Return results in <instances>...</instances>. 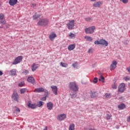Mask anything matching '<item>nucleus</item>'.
Segmentation results:
<instances>
[{
  "label": "nucleus",
  "instance_id": "obj_53",
  "mask_svg": "<svg viewBox=\"0 0 130 130\" xmlns=\"http://www.w3.org/2000/svg\"><path fill=\"white\" fill-rule=\"evenodd\" d=\"M0 28H3V27H0Z\"/></svg>",
  "mask_w": 130,
  "mask_h": 130
},
{
  "label": "nucleus",
  "instance_id": "obj_24",
  "mask_svg": "<svg viewBox=\"0 0 130 130\" xmlns=\"http://www.w3.org/2000/svg\"><path fill=\"white\" fill-rule=\"evenodd\" d=\"M84 38L86 39V41H93V38L89 36H85Z\"/></svg>",
  "mask_w": 130,
  "mask_h": 130
},
{
  "label": "nucleus",
  "instance_id": "obj_2",
  "mask_svg": "<svg viewBox=\"0 0 130 130\" xmlns=\"http://www.w3.org/2000/svg\"><path fill=\"white\" fill-rule=\"evenodd\" d=\"M49 23V20L47 18H44L40 19L39 22H38V26H44L45 27V26H47Z\"/></svg>",
  "mask_w": 130,
  "mask_h": 130
},
{
  "label": "nucleus",
  "instance_id": "obj_22",
  "mask_svg": "<svg viewBox=\"0 0 130 130\" xmlns=\"http://www.w3.org/2000/svg\"><path fill=\"white\" fill-rule=\"evenodd\" d=\"M125 107V105H124V104H121L118 106V108L120 109V110H122L123 109H124Z\"/></svg>",
  "mask_w": 130,
  "mask_h": 130
},
{
  "label": "nucleus",
  "instance_id": "obj_19",
  "mask_svg": "<svg viewBox=\"0 0 130 130\" xmlns=\"http://www.w3.org/2000/svg\"><path fill=\"white\" fill-rule=\"evenodd\" d=\"M37 69H38V64H36L34 63L31 66L32 72H35Z\"/></svg>",
  "mask_w": 130,
  "mask_h": 130
},
{
  "label": "nucleus",
  "instance_id": "obj_6",
  "mask_svg": "<svg viewBox=\"0 0 130 130\" xmlns=\"http://www.w3.org/2000/svg\"><path fill=\"white\" fill-rule=\"evenodd\" d=\"M22 59L23 56H18L15 59L14 61L12 62V64H18V63H20V62L22 61Z\"/></svg>",
  "mask_w": 130,
  "mask_h": 130
},
{
  "label": "nucleus",
  "instance_id": "obj_20",
  "mask_svg": "<svg viewBox=\"0 0 130 130\" xmlns=\"http://www.w3.org/2000/svg\"><path fill=\"white\" fill-rule=\"evenodd\" d=\"M27 82L29 83H31V84H34V83H35V80L34 79V77H29L27 79Z\"/></svg>",
  "mask_w": 130,
  "mask_h": 130
},
{
  "label": "nucleus",
  "instance_id": "obj_18",
  "mask_svg": "<svg viewBox=\"0 0 130 130\" xmlns=\"http://www.w3.org/2000/svg\"><path fill=\"white\" fill-rule=\"evenodd\" d=\"M101 45H105V46H108V42L107 41L104 39L101 40Z\"/></svg>",
  "mask_w": 130,
  "mask_h": 130
},
{
  "label": "nucleus",
  "instance_id": "obj_40",
  "mask_svg": "<svg viewBox=\"0 0 130 130\" xmlns=\"http://www.w3.org/2000/svg\"><path fill=\"white\" fill-rule=\"evenodd\" d=\"M120 2H122L123 4H127L128 0H120Z\"/></svg>",
  "mask_w": 130,
  "mask_h": 130
},
{
  "label": "nucleus",
  "instance_id": "obj_34",
  "mask_svg": "<svg viewBox=\"0 0 130 130\" xmlns=\"http://www.w3.org/2000/svg\"><path fill=\"white\" fill-rule=\"evenodd\" d=\"M111 117H112V114H107L106 119L107 120L110 119V118H111Z\"/></svg>",
  "mask_w": 130,
  "mask_h": 130
},
{
  "label": "nucleus",
  "instance_id": "obj_26",
  "mask_svg": "<svg viewBox=\"0 0 130 130\" xmlns=\"http://www.w3.org/2000/svg\"><path fill=\"white\" fill-rule=\"evenodd\" d=\"M60 66H61V67H62L63 68H67L68 65L67 63L61 62L60 63Z\"/></svg>",
  "mask_w": 130,
  "mask_h": 130
},
{
  "label": "nucleus",
  "instance_id": "obj_43",
  "mask_svg": "<svg viewBox=\"0 0 130 130\" xmlns=\"http://www.w3.org/2000/svg\"><path fill=\"white\" fill-rule=\"evenodd\" d=\"M88 53H93V49H89L88 50Z\"/></svg>",
  "mask_w": 130,
  "mask_h": 130
},
{
  "label": "nucleus",
  "instance_id": "obj_35",
  "mask_svg": "<svg viewBox=\"0 0 130 130\" xmlns=\"http://www.w3.org/2000/svg\"><path fill=\"white\" fill-rule=\"evenodd\" d=\"M22 74H23V75H28V74H29V71L27 70H24L23 72H22Z\"/></svg>",
  "mask_w": 130,
  "mask_h": 130
},
{
  "label": "nucleus",
  "instance_id": "obj_49",
  "mask_svg": "<svg viewBox=\"0 0 130 130\" xmlns=\"http://www.w3.org/2000/svg\"><path fill=\"white\" fill-rule=\"evenodd\" d=\"M3 73L2 71H0V76H3Z\"/></svg>",
  "mask_w": 130,
  "mask_h": 130
},
{
  "label": "nucleus",
  "instance_id": "obj_42",
  "mask_svg": "<svg viewBox=\"0 0 130 130\" xmlns=\"http://www.w3.org/2000/svg\"><path fill=\"white\" fill-rule=\"evenodd\" d=\"M72 66L74 68H77V67L78 66V62H76L75 63H73Z\"/></svg>",
  "mask_w": 130,
  "mask_h": 130
},
{
  "label": "nucleus",
  "instance_id": "obj_36",
  "mask_svg": "<svg viewBox=\"0 0 130 130\" xmlns=\"http://www.w3.org/2000/svg\"><path fill=\"white\" fill-rule=\"evenodd\" d=\"M105 98H110L111 97V94L110 93H106L105 94Z\"/></svg>",
  "mask_w": 130,
  "mask_h": 130
},
{
  "label": "nucleus",
  "instance_id": "obj_8",
  "mask_svg": "<svg viewBox=\"0 0 130 130\" xmlns=\"http://www.w3.org/2000/svg\"><path fill=\"white\" fill-rule=\"evenodd\" d=\"M57 118L58 120H59V121H62L63 119H66V118H67V115H66L65 114H61L58 115L57 116Z\"/></svg>",
  "mask_w": 130,
  "mask_h": 130
},
{
  "label": "nucleus",
  "instance_id": "obj_32",
  "mask_svg": "<svg viewBox=\"0 0 130 130\" xmlns=\"http://www.w3.org/2000/svg\"><path fill=\"white\" fill-rule=\"evenodd\" d=\"M92 82L93 83V84H97V83H98V78H97V77H95L93 79Z\"/></svg>",
  "mask_w": 130,
  "mask_h": 130
},
{
  "label": "nucleus",
  "instance_id": "obj_10",
  "mask_svg": "<svg viewBox=\"0 0 130 130\" xmlns=\"http://www.w3.org/2000/svg\"><path fill=\"white\" fill-rule=\"evenodd\" d=\"M0 21L2 25L6 24V19H5V15L3 13L0 14Z\"/></svg>",
  "mask_w": 130,
  "mask_h": 130
},
{
  "label": "nucleus",
  "instance_id": "obj_47",
  "mask_svg": "<svg viewBox=\"0 0 130 130\" xmlns=\"http://www.w3.org/2000/svg\"><path fill=\"white\" fill-rule=\"evenodd\" d=\"M85 20L86 21H91V18H85Z\"/></svg>",
  "mask_w": 130,
  "mask_h": 130
},
{
  "label": "nucleus",
  "instance_id": "obj_27",
  "mask_svg": "<svg viewBox=\"0 0 130 130\" xmlns=\"http://www.w3.org/2000/svg\"><path fill=\"white\" fill-rule=\"evenodd\" d=\"M16 74V69H13L11 71V76H15Z\"/></svg>",
  "mask_w": 130,
  "mask_h": 130
},
{
  "label": "nucleus",
  "instance_id": "obj_44",
  "mask_svg": "<svg viewBox=\"0 0 130 130\" xmlns=\"http://www.w3.org/2000/svg\"><path fill=\"white\" fill-rule=\"evenodd\" d=\"M15 109L16 111H17V112L20 113V109H19V108H18L17 107H15Z\"/></svg>",
  "mask_w": 130,
  "mask_h": 130
},
{
  "label": "nucleus",
  "instance_id": "obj_5",
  "mask_svg": "<svg viewBox=\"0 0 130 130\" xmlns=\"http://www.w3.org/2000/svg\"><path fill=\"white\" fill-rule=\"evenodd\" d=\"M67 26L69 30H72L75 26V20H70L69 22L67 24Z\"/></svg>",
  "mask_w": 130,
  "mask_h": 130
},
{
  "label": "nucleus",
  "instance_id": "obj_25",
  "mask_svg": "<svg viewBox=\"0 0 130 130\" xmlns=\"http://www.w3.org/2000/svg\"><path fill=\"white\" fill-rule=\"evenodd\" d=\"M112 89H117V83H116V81L114 80V84L112 85Z\"/></svg>",
  "mask_w": 130,
  "mask_h": 130
},
{
  "label": "nucleus",
  "instance_id": "obj_17",
  "mask_svg": "<svg viewBox=\"0 0 130 130\" xmlns=\"http://www.w3.org/2000/svg\"><path fill=\"white\" fill-rule=\"evenodd\" d=\"M98 96V93L96 91H91L90 93V97L91 98H96Z\"/></svg>",
  "mask_w": 130,
  "mask_h": 130
},
{
  "label": "nucleus",
  "instance_id": "obj_21",
  "mask_svg": "<svg viewBox=\"0 0 130 130\" xmlns=\"http://www.w3.org/2000/svg\"><path fill=\"white\" fill-rule=\"evenodd\" d=\"M76 47V45L75 44H72V45H70L68 46V49L71 51L72 50H74V48H75Z\"/></svg>",
  "mask_w": 130,
  "mask_h": 130
},
{
  "label": "nucleus",
  "instance_id": "obj_23",
  "mask_svg": "<svg viewBox=\"0 0 130 130\" xmlns=\"http://www.w3.org/2000/svg\"><path fill=\"white\" fill-rule=\"evenodd\" d=\"M56 37V35L55 34H51L49 38L50 39V40H51L52 41V40H53V39H54Z\"/></svg>",
  "mask_w": 130,
  "mask_h": 130
},
{
  "label": "nucleus",
  "instance_id": "obj_9",
  "mask_svg": "<svg viewBox=\"0 0 130 130\" xmlns=\"http://www.w3.org/2000/svg\"><path fill=\"white\" fill-rule=\"evenodd\" d=\"M116 66H117V61L113 60L110 67V70L113 71L114 70H115Z\"/></svg>",
  "mask_w": 130,
  "mask_h": 130
},
{
  "label": "nucleus",
  "instance_id": "obj_15",
  "mask_svg": "<svg viewBox=\"0 0 130 130\" xmlns=\"http://www.w3.org/2000/svg\"><path fill=\"white\" fill-rule=\"evenodd\" d=\"M18 3V0H9V4L10 6H12V7H14V6H16Z\"/></svg>",
  "mask_w": 130,
  "mask_h": 130
},
{
  "label": "nucleus",
  "instance_id": "obj_29",
  "mask_svg": "<svg viewBox=\"0 0 130 130\" xmlns=\"http://www.w3.org/2000/svg\"><path fill=\"white\" fill-rule=\"evenodd\" d=\"M41 17L40 15H37V13H36L35 15L33 16V19L34 20H37L38 18H40Z\"/></svg>",
  "mask_w": 130,
  "mask_h": 130
},
{
  "label": "nucleus",
  "instance_id": "obj_1",
  "mask_svg": "<svg viewBox=\"0 0 130 130\" xmlns=\"http://www.w3.org/2000/svg\"><path fill=\"white\" fill-rule=\"evenodd\" d=\"M69 89L73 91V92H77L79 91V87L77 86V83L75 82H72L69 83Z\"/></svg>",
  "mask_w": 130,
  "mask_h": 130
},
{
  "label": "nucleus",
  "instance_id": "obj_37",
  "mask_svg": "<svg viewBox=\"0 0 130 130\" xmlns=\"http://www.w3.org/2000/svg\"><path fill=\"white\" fill-rule=\"evenodd\" d=\"M43 105V102H39V104L37 105V106H38V107H41Z\"/></svg>",
  "mask_w": 130,
  "mask_h": 130
},
{
  "label": "nucleus",
  "instance_id": "obj_30",
  "mask_svg": "<svg viewBox=\"0 0 130 130\" xmlns=\"http://www.w3.org/2000/svg\"><path fill=\"white\" fill-rule=\"evenodd\" d=\"M104 80V77H103V76L101 75L100 78L99 79V81L102 82V83H104L105 82Z\"/></svg>",
  "mask_w": 130,
  "mask_h": 130
},
{
  "label": "nucleus",
  "instance_id": "obj_39",
  "mask_svg": "<svg viewBox=\"0 0 130 130\" xmlns=\"http://www.w3.org/2000/svg\"><path fill=\"white\" fill-rule=\"evenodd\" d=\"M69 37H70V38H74V37H75V35L73 33H71L69 35Z\"/></svg>",
  "mask_w": 130,
  "mask_h": 130
},
{
  "label": "nucleus",
  "instance_id": "obj_50",
  "mask_svg": "<svg viewBox=\"0 0 130 130\" xmlns=\"http://www.w3.org/2000/svg\"><path fill=\"white\" fill-rule=\"evenodd\" d=\"M44 130H47V126L45 127V128L44 129Z\"/></svg>",
  "mask_w": 130,
  "mask_h": 130
},
{
  "label": "nucleus",
  "instance_id": "obj_16",
  "mask_svg": "<svg viewBox=\"0 0 130 130\" xmlns=\"http://www.w3.org/2000/svg\"><path fill=\"white\" fill-rule=\"evenodd\" d=\"M28 106L29 108H31V109H35V108L37 107V105L35 104H31L30 102H28Z\"/></svg>",
  "mask_w": 130,
  "mask_h": 130
},
{
  "label": "nucleus",
  "instance_id": "obj_48",
  "mask_svg": "<svg viewBox=\"0 0 130 130\" xmlns=\"http://www.w3.org/2000/svg\"><path fill=\"white\" fill-rule=\"evenodd\" d=\"M42 100L43 101H45V100H46V97H44V98H42Z\"/></svg>",
  "mask_w": 130,
  "mask_h": 130
},
{
  "label": "nucleus",
  "instance_id": "obj_52",
  "mask_svg": "<svg viewBox=\"0 0 130 130\" xmlns=\"http://www.w3.org/2000/svg\"><path fill=\"white\" fill-rule=\"evenodd\" d=\"M1 6H2V3H1V1H0V7Z\"/></svg>",
  "mask_w": 130,
  "mask_h": 130
},
{
  "label": "nucleus",
  "instance_id": "obj_41",
  "mask_svg": "<svg viewBox=\"0 0 130 130\" xmlns=\"http://www.w3.org/2000/svg\"><path fill=\"white\" fill-rule=\"evenodd\" d=\"M94 44H98V45L101 44V40L100 41H95L94 42Z\"/></svg>",
  "mask_w": 130,
  "mask_h": 130
},
{
  "label": "nucleus",
  "instance_id": "obj_7",
  "mask_svg": "<svg viewBox=\"0 0 130 130\" xmlns=\"http://www.w3.org/2000/svg\"><path fill=\"white\" fill-rule=\"evenodd\" d=\"M125 89V84L124 83H121L118 86V92H120V93H123L124 92V90Z\"/></svg>",
  "mask_w": 130,
  "mask_h": 130
},
{
  "label": "nucleus",
  "instance_id": "obj_11",
  "mask_svg": "<svg viewBox=\"0 0 130 130\" xmlns=\"http://www.w3.org/2000/svg\"><path fill=\"white\" fill-rule=\"evenodd\" d=\"M103 4V3H102V2H95L93 4V7H94V8H100Z\"/></svg>",
  "mask_w": 130,
  "mask_h": 130
},
{
  "label": "nucleus",
  "instance_id": "obj_14",
  "mask_svg": "<svg viewBox=\"0 0 130 130\" xmlns=\"http://www.w3.org/2000/svg\"><path fill=\"white\" fill-rule=\"evenodd\" d=\"M47 108H48V110H52V108H53V103L51 102L47 103Z\"/></svg>",
  "mask_w": 130,
  "mask_h": 130
},
{
  "label": "nucleus",
  "instance_id": "obj_31",
  "mask_svg": "<svg viewBox=\"0 0 130 130\" xmlns=\"http://www.w3.org/2000/svg\"><path fill=\"white\" fill-rule=\"evenodd\" d=\"M26 91H27V89H26V88H22L20 90L21 94H24V93L26 92Z\"/></svg>",
  "mask_w": 130,
  "mask_h": 130
},
{
  "label": "nucleus",
  "instance_id": "obj_38",
  "mask_svg": "<svg viewBox=\"0 0 130 130\" xmlns=\"http://www.w3.org/2000/svg\"><path fill=\"white\" fill-rule=\"evenodd\" d=\"M25 85V82H21L20 83H19L18 85L19 87H23Z\"/></svg>",
  "mask_w": 130,
  "mask_h": 130
},
{
  "label": "nucleus",
  "instance_id": "obj_28",
  "mask_svg": "<svg viewBox=\"0 0 130 130\" xmlns=\"http://www.w3.org/2000/svg\"><path fill=\"white\" fill-rule=\"evenodd\" d=\"M69 130H75V125L74 124H70Z\"/></svg>",
  "mask_w": 130,
  "mask_h": 130
},
{
  "label": "nucleus",
  "instance_id": "obj_45",
  "mask_svg": "<svg viewBox=\"0 0 130 130\" xmlns=\"http://www.w3.org/2000/svg\"><path fill=\"white\" fill-rule=\"evenodd\" d=\"M31 8H36V4H35L34 3H32L31 4Z\"/></svg>",
  "mask_w": 130,
  "mask_h": 130
},
{
  "label": "nucleus",
  "instance_id": "obj_46",
  "mask_svg": "<svg viewBox=\"0 0 130 130\" xmlns=\"http://www.w3.org/2000/svg\"><path fill=\"white\" fill-rule=\"evenodd\" d=\"M127 122L130 123V116H129L126 119Z\"/></svg>",
  "mask_w": 130,
  "mask_h": 130
},
{
  "label": "nucleus",
  "instance_id": "obj_3",
  "mask_svg": "<svg viewBox=\"0 0 130 130\" xmlns=\"http://www.w3.org/2000/svg\"><path fill=\"white\" fill-rule=\"evenodd\" d=\"M95 29H96V27L95 26H90L89 27L86 28L85 29V32L86 34H93V33H94V31L95 30Z\"/></svg>",
  "mask_w": 130,
  "mask_h": 130
},
{
  "label": "nucleus",
  "instance_id": "obj_13",
  "mask_svg": "<svg viewBox=\"0 0 130 130\" xmlns=\"http://www.w3.org/2000/svg\"><path fill=\"white\" fill-rule=\"evenodd\" d=\"M51 88L53 94H54V95H57V87L54 85H52Z\"/></svg>",
  "mask_w": 130,
  "mask_h": 130
},
{
  "label": "nucleus",
  "instance_id": "obj_33",
  "mask_svg": "<svg viewBox=\"0 0 130 130\" xmlns=\"http://www.w3.org/2000/svg\"><path fill=\"white\" fill-rule=\"evenodd\" d=\"M70 96L71 98L74 99L77 97V93H74V94L70 93Z\"/></svg>",
  "mask_w": 130,
  "mask_h": 130
},
{
  "label": "nucleus",
  "instance_id": "obj_51",
  "mask_svg": "<svg viewBox=\"0 0 130 130\" xmlns=\"http://www.w3.org/2000/svg\"><path fill=\"white\" fill-rule=\"evenodd\" d=\"M90 2H96V1H97V0H90Z\"/></svg>",
  "mask_w": 130,
  "mask_h": 130
},
{
  "label": "nucleus",
  "instance_id": "obj_4",
  "mask_svg": "<svg viewBox=\"0 0 130 130\" xmlns=\"http://www.w3.org/2000/svg\"><path fill=\"white\" fill-rule=\"evenodd\" d=\"M12 99V101H16V102L19 103V94H18V92L16 90L13 92Z\"/></svg>",
  "mask_w": 130,
  "mask_h": 130
},
{
  "label": "nucleus",
  "instance_id": "obj_12",
  "mask_svg": "<svg viewBox=\"0 0 130 130\" xmlns=\"http://www.w3.org/2000/svg\"><path fill=\"white\" fill-rule=\"evenodd\" d=\"M34 92L35 93H41L42 92H45V89L43 87L37 88L34 90Z\"/></svg>",
  "mask_w": 130,
  "mask_h": 130
}]
</instances>
